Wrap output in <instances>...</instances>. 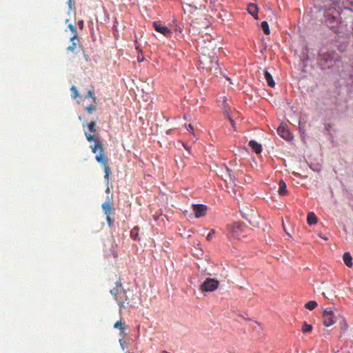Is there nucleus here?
I'll return each instance as SVG.
<instances>
[{
	"mask_svg": "<svg viewBox=\"0 0 353 353\" xmlns=\"http://www.w3.org/2000/svg\"><path fill=\"white\" fill-rule=\"evenodd\" d=\"M85 135L86 137V139L89 142L94 141V143L93 145H90V148L92 150V152L94 154H96L95 159L96 161L101 163L104 169L105 172V180L106 181L107 185L109 184V177L110 174H112L111 169L108 165V159L105 154V148L103 144V141L100 137L92 135L90 133L85 132ZM105 192L109 194L110 193V188L109 186H107Z\"/></svg>",
	"mask_w": 353,
	"mask_h": 353,
	"instance_id": "obj_1",
	"label": "nucleus"
},
{
	"mask_svg": "<svg viewBox=\"0 0 353 353\" xmlns=\"http://www.w3.org/2000/svg\"><path fill=\"white\" fill-rule=\"evenodd\" d=\"M340 4L338 6H333V8H328L325 11V23L331 28H334L341 21Z\"/></svg>",
	"mask_w": 353,
	"mask_h": 353,
	"instance_id": "obj_2",
	"label": "nucleus"
},
{
	"mask_svg": "<svg viewBox=\"0 0 353 353\" xmlns=\"http://www.w3.org/2000/svg\"><path fill=\"white\" fill-rule=\"evenodd\" d=\"M200 67L202 69L212 72L218 69V63L214 57H208L205 54H202L199 57Z\"/></svg>",
	"mask_w": 353,
	"mask_h": 353,
	"instance_id": "obj_3",
	"label": "nucleus"
},
{
	"mask_svg": "<svg viewBox=\"0 0 353 353\" xmlns=\"http://www.w3.org/2000/svg\"><path fill=\"white\" fill-rule=\"evenodd\" d=\"M127 290H124L121 281L116 282L115 287L110 290L111 294L118 303L120 309H122V302L124 301Z\"/></svg>",
	"mask_w": 353,
	"mask_h": 353,
	"instance_id": "obj_4",
	"label": "nucleus"
},
{
	"mask_svg": "<svg viewBox=\"0 0 353 353\" xmlns=\"http://www.w3.org/2000/svg\"><path fill=\"white\" fill-rule=\"evenodd\" d=\"M138 301L130 290H127L124 301L122 302V308L126 309L130 307H137Z\"/></svg>",
	"mask_w": 353,
	"mask_h": 353,
	"instance_id": "obj_5",
	"label": "nucleus"
},
{
	"mask_svg": "<svg viewBox=\"0 0 353 353\" xmlns=\"http://www.w3.org/2000/svg\"><path fill=\"white\" fill-rule=\"evenodd\" d=\"M219 282L214 279L208 278L201 286V290L205 292H212L218 288Z\"/></svg>",
	"mask_w": 353,
	"mask_h": 353,
	"instance_id": "obj_6",
	"label": "nucleus"
},
{
	"mask_svg": "<svg viewBox=\"0 0 353 353\" xmlns=\"http://www.w3.org/2000/svg\"><path fill=\"white\" fill-rule=\"evenodd\" d=\"M323 319L324 325L327 327L333 325L336 322V317L330 308H327L324 310Z\"/></svg>",
	"mask_w": 353,
	"mask_h": 353,
	"instance_id": "obj_7",
	"label": "nucleus"
},
{
	"mask_svg": "<svg viewBox=\"0 0 353 353\" xmlns=\"http://www.w3.org/2000/svg\"><path fill=\"white\" fill-rule=\"evenodd\" d=\"M153 27L157 32L163 34L165 37H169L172 34V31L170 29L161 23L160 21H154Z\"/></svg>",
	"mask_w": 353,
	"mask_h": 353,
	"instance_id": "obj_8",
	"label": "nucleus"
},
{
	"mask_svg": "<svg viewBox=\"0 0 353 353\" xmlns=\"http://www.w3.org/2000/svg\"><path fill=\"white\" fill-rule=\"evenodd\" d=\"M192 208L196 218L205 216L207 212V206L203 204H193Z\"/></svg>",
	"mask_w": 353,
	"mask_h": 353,
	"instance_id": "obj_9",
	"label": "nucleus"
},
{
	"mask_svg": "<svg viewBox=\"0 0 353 353\" xmlns=\"http://www.w3.org/2000/svg\"><path fill=\"white\" fill-rule=\"evenodd\" d=\"M107 199H108V201L104 202L101 206L102 210L105 216L110 215L114 211V208L113 207V203L111 201V199H110L109 196H108Z\"/></svg>",
	"mask_w": 353,
	"mask_h": 353,
	"instance_id": "obj_10",
	"label": "nucleus"
},
{
	"mask_svg": "<svg viewBox=\"0 0 353 353\" xmlns=\"http://www.w3.org/2000/svg\"><path fill=\"white\" fill-rule=\"evenodd\" d=\"M278 134L284 139L290 141L293 139L292 134L290 131L283 125H280L277 129Z\"/></svg>",
	"mask_w": 353,
	"mask_h": 353,
	"instance_id": "obj_11",
	"label": "nucleus"
},
{
	"mask_svg": "<svg viewBox=\"0 0 353 353\" xmlns=\"http://www.w3.org/2000/svg\"><path fill=\"white\" fill-rule=\"evenodd\" d=\"M231 232H232L233 235L235 236H238L241 234L242 230H243V225L239 222L233 223L230 226Z\"/></svg>",
	"mask_w": 353,
	"mask_h": 353,
	"instance_id": "obj_12",
	"label": "nucleus"
},
{
	"mask_svg": "<svg viewBox=\"0 0 353 353\" xmlns=\"http://www.w3.org/2000/svg\"><path fill=\"white\" fill-rule=\"evenodd\" d=\"M71 44L68 46L66 50L68 52L74 53L77 48L79 47L80 48V41L79 38H77V40H71L70 39Z\"/></svg>",
	"mask_w": 353,
	"mask_h": 353,
	"instance_id": "obj_13",
	"label": "nucleus"
},
{
	"mask_svg": "<svg viewBox=\"0 0 353 353\" xmlns=\"http://www.w3.org/2000/svg\"><path fill=\"white\" fill-rule=\"evenodd\" d=\"M248 12L254 18L258 19V7L256 4L250 3L248 6Z\"/></svg>",
	"mask_w": 353,
	"mask_h": 353,
	"instance_id": "obj_14",
	"label": "nucleus"
},
{
	"mask_svg": "<svg viewBox=\"0 0 353 353\" xmlns=\"http://www.w3.org/2000/svg\"><path fill=\"white\" fill-rule=\"evenodd\" d=\"M264 76L268 85L271 88H274L275 86V82L272 78V74L268 70H265Z\"/></svg>",
	"mask_w": 353,
	"mask_h": 353,
	"instance_id": "obj_15",
	"label": "nucleus"
},
{
	"mask_svg": "<svg viewBox=\"0 0 353 353\" xmlns=\"http://www.w3.org/2000/svg\"><path fill=\"white\" fill-rule=\"evenodd\" d=\"M343 261L345 263V264L348 267V268H352V256L350 255V254L349 252H345L343 254Z\"/></svg>",
	"mask_w": 353,
	"mask_h": 353,
	"instance_id": "obj_16",
	"label": "nucleus"
},
{
	"mask_svg": "<svg viewBox=\"0 0 353 353\" xmlns=\"http://www.w3.org/2000/svg\"><path fill=\"white\" fill-rule=\"evenodd\" d=\"M249 145L256 154H260L262 151L261 145L255 141H250Z\"/></svg>",
	"mask_w": 353,
	"mask_h": 353,
	"instance_id": "obj_17",
	"label": "nucleus"
},
{
	"mask_svg": "<svg viewBox=\"0 0 353 353\" xmlns=\"http://www.w3.org/2000/svg\"><path fill=\"white\" fill-rule=\"evenodd\" d=\"M287 193H288V191H287L286 184L283 181H281L279 183V194L280 195L283 196V195H286Z\"/></svg>",
	"mask_w": 353,
	"mask_h": 353,
	"instance_id": "obj_18",
	"label": "nucleus"
},
{
	"mask_svg": "<svg viewBox=\"0 0 353 353\" xmlns=\"http://www.w3.org/2000/svg\"><path fill=\"white\" fill-rule=\"evenodd\" d=\"M307 222L309 225H313L317 223V217L314 212H310L307 214Z\"/></svg>",
	"mask_w": 353,
	"mask_h": 353,
	"instance_id": "obj_19",
	"label": "nucleus"
},
{
	"mask_svg": "<svg viewBox=\"0 0 353 353\" xmlns=\"http://www.w3.org/2000/svg\"><path fill=\"white\" fill-rule=\"evenodd\" d=\"M68 28H70V30H71V32L72 33V37L70 38L71 40H72V41L77 40L78 34H77V30L76 26H74L72 24H69Z\"/></svg>",
	"mask_w": 353,
	"mask_h": 353,
	"instance_id": "obj_20",
	"label": "nucleus"
},
{
	"mask_svg": "<svg viewBox=\"0 0 353 353\" xmlns=\"http://www.w3.org/2000/svg\"><path fill=\"white\" fill-rule=\"evenodd\" d=\"M68 28H70V30H71V32L72 33V37L70 38L71 40H72V41L77 40L78 34H77V30L76 26H74L72 24H69Z\"/></svg>",
	"mask_w": 353,
	"mask_h": 353,
	"instance_id": "obj_21",
	"label": "nucleus"
},
{
	"mask_svg": "<svg viewBox=\"0 0 353 353\" xmlns=\"http://www.w3.org/2000/svg\"><path fill=\"white\" fill-rule=\"evenodd\" d=\"M139 228L138 226L134 227L130 231V237L133 240H137L139 236Z\"/></svg>",
	"mask_w": 353,
	"mask_h": 353,
	"instance_id": "obj_22",
	"label": "nucleus"
},
{
	"mask_svg": "<svg viewBox=\"0 0 353 353\" xmlns=\"http://www.w3.org/2000/svg\"><path fill=\"white\" fill-rule=\"evenodd\" d=\"M301 330L304 334L310 333L312 330V325L304 322Z\"/></svg>",
	"mask_w": 353,
	"mask_h": 353,
	"instance_id": "obj_23",
	"label": "nucleus"
},
{
	"mask_svg": "<svg viewBox=\"0 0 353 353\" xmlns=\"http://www.w3.org/2000/svg\"><path fill=\"white\" fill-rule=\"evenodd\" d=\"M261 28H262L263 32L266 35H269L270 33V31L269 25H268V22L265 21H263L261 22Z\"/></svg>",
	"mask_w": 353,
	"mask_h": 353,
	"instance_id": "obj_24",
	"label": "nucleus"
},
{
	"mask_svg": "<svg viewBox=\"0 0 353 353\" xmlns=\"http://www.w3.org/2000/svg\"><path fill=\"white\" fill-rule=\"evenodd\" d=\"M114 327L115 329H119L121 330V334H124L125 327L121 321H119L116 322L114 325Z\"/></svg>",
	"mask_w": 353,
	"mask_h": 353,
	"instance_id": "obj_25",
	"label": "nucleus"
},
{
	"mask_svg": "<svg viewBox=\"0 0 353 353\" xmlns=\"http://www.w3.org/2000/svg\"><path fill=\"white\" fill-rule=\"evenodd\" d=\"M316 306L317 303L315 301H310L305 305V307L310 310H314Z\"/></svg>",
	"mask_w": 353,
	"mask_h": 353,
	"instance_id": "obj_26",
	"label": "nucleus"
},
{
	"mask_svg": "<svg viewBox=\"0 0 353 353\" xmlns=\"http://www.w3.org/2000/svg\"><path fill=\"white\" fill-rule=\"evenodd\" d=\"M71 92H72V97L75 99H77L78 97H79V92L77 89V88L75 86H72L71 89H70Z\"/></svg>",
	"mask_w": 353,
	"mask_h": 353,
	"instance_id": "obj_27",
	"label": "nucleus"
},
{
	"mask_svg": "<svg viewBox=\"0 0 353 353\" xmlns=\"http://www.w3.org/2000/svg\"><path fill=\"white\" fill-rule=\"evenodd\" d=\"M225 170L230 180L234 182L236 180V176L232 174V170L228 167L225 168Z\"/></svg>",
	"mask_w": 353,
	"mask_h": 353,
	"instance_id": "obj_28",
	"label": "nucleus"
},
{
	"mask_svg": "<svg viewBox=\"0 0 353 353\" xmlns=\"http://www.w3.org/2000/svg\"><path fill=\"white\" fill-rule=\"evenodd\" d=\"M225 170L230 180L234 182L236 180V176L232 174V170L228 167L225 168Z\"/></svg>",
	"mask_w": 353,
	"mask_h": 353,
	"instance_id": "obj_29",
	"label": "nucleus"
},
{
	"mask_svg": "<svg viewBox=\"0 0 353 353\" xmlns=\"http://www.w3.org/2000/svg\"><path fill=\"white\" fill-rule=\"evenodd\" d=\"M88 127L91 132H95L97 131L96 123L94 121H91L90 123H88Z\"/></svg>",
	"mask_w": 353,
	"mask_h": 353,
	"instance_id": "obj_30",
	"label": "nucleus"
},
{
	"mask_svg": "<svg viewBox=\"0 0 353 353\" xmlns=\"http://www.w3.org/2000/svg\"><path fill=\"white\" fill-rule=\"evenodd\" d=\"M85 98H92L94 103L96 102V97L94 96L93 91L92 90L88 91Z\"/></svg>",
	"mask_w": 353,
	"mask_h": 353,
	"instance_id": "obj_31",
	"label": "nucleus"
},
{
	"mask_svg": "<svg viewBox=\"0 0 353 353\" xmlns=\"http://www.w3.org/2000/svg\"><path fill=\"white\" fill-rule=\"evenodd\" d=\"M105 216H106V221H107V223H108L109 227H112L113 225L114 219H112L110 217V215H108Z\"/></svg>",
	"mask_w": 353,
	"mask_h": 353,
	"instance_id": "obj_32",
	"label": "nucleus"
},
{
	"mask_svg": "<svg viewBox=\"0 0 353 353\" xmlns=\"http://www.w3.org/2000/svg\"><path fill=\"white\" fill-rule=\"evenodd\" d=\"M342 3L345 8L349 5L353 6V0H343Z\"/></svg>",
	"mask_w": 353,
	"mask_h": 353,
	"instance_id": "obj_33",
	"label": "nucleus"
},
{
	"mask_svg": "<svg viewBox=\"0 0 353 353\" xmlns=\"http://www.w3.org/2000/svg\"><path fill=\"white\" fill-rule=\"evenodd\" d=\"M210 3L215 8H218L221 5L219 0H210Z\"/></svg>",
	"mask_w": 353,
	"mask_h": 353,
	"instance_id": "obj_34",
	"label": "nucleus"
},
{
	"mask_svg": "<svg viewBox=\"0 0 353 353\" xmlns=\"http://www.w3.org/2000/svg\"><path fill=\"white\" fill-rule=\"evenodd\" d=\"M96 108H95V106L92 104L90 105L89 106H87L85 108V110L88 112V113H92V112L93 110H94Z\"/></svg>",
	"mask_w": 353,
	"mask_h": 353,
	"instance_id": "obj_35",
	"label": "nucleus"
},
{
	"mask_svg": "<svg viewBox=\"0 0 353 353\" xmlns=\"http://www.w3.org/2000/svg\"><path fill=\"white\" fill-rule=\"evenodd\" d=\"M214 234V231L213 230H212L209 234H208L207 237H206V239L208 241H210L212 239V236H213V234Z\"/></svg>",
	"mask_w": 353,
	"mask_h": 353,
	"instance_id": "obj_36",
	"label": "nucleus"
},
{
	"mask_svg": "<svg viewBox=\"0 0 353 353\" xmlns=\"http://www.w3.org/2000/svg\"><path fill=\"white\" fill-rule=\"evenodd\" d=\"M332 2V6H338L340 3L341 0H329Z\"/></svg>",
	"mask_w": 353,
	"mask_h": 353,
	"instance_id": "obj_37",
	"label": "nucleus"
},
{
	"mask_svg": "<svg viewBox=\"0 0 353 353\" xmlns=\"http://www.w3.org/2000/svg\"><path fill=\"white\" fill-rule=\"evenodd\" d=\"M78 25H79V27L81 28V29H83V26H84V22L83 20H79L78 21Z\"/></svg>",
	"mask_w": 353,
	"mask_h": 353,
	"instance_id": "obj_38",
	"label": "nucleus"
},
{
	"mask_svg": "<svg viewBox=\"0 0 353 353\" xmlns=\"http://www.w3.org/2000/svg\"><path fill=\"white\" fill-rule=\"evenodd\" d=\"M187 130L189 131L190 132H192L194 130L193 128V126L191 125V124H189L187 127Z\"/></svg>",
	"mask_w": 353,
	"mask_h": 353,
	"instance_id": "obj_39",
	"label": "nucleus"
},
{
	"mask_svg": "<svg viewBox=\"0 0 353 353\" xmlns=\"http://www.w3.org/2000/svg\"><path fill=\"white\" fill-rule=\"evenodd\" d=\"M135 48H136L137 50H139V46L137 44V41H135Z\"/></svg>",
	"mask_w": 353,
	"mask_h": 353,
	"instance_id": "obj_40",
	"label": "nucleus"
},
{
	"mask_svg": "<svg viewBox=\"0 0 353 353\" xmlns=\"http://www.w3.org/2000/svg\"><path fill=\"white\" fill-rule=\"evenodd\" d=\"M230 121L231 125H232V126H234V120H232V119H230Z\"/></svg>",
	"mask_w": 353,
	"mask_h": 353,
	"instance_id": "obj_41",
	"label": "nucleus"
},
{
	"mask_svg": "<svg viewBox=\"0 0 353 353\" xmlns=\"http://www.w3.org/2000/svg\"><path fill=\"white\" fill-rule=\"evenodd\" d=\"M72 0H69L68 4H69V6H70V5H71V2H72Z\"/></svg>",
	"mask_w": 353,
	"mask_h": 353,
	"instance_id": "obj_42",
	"label": "nucleus"
}]
</instances>
